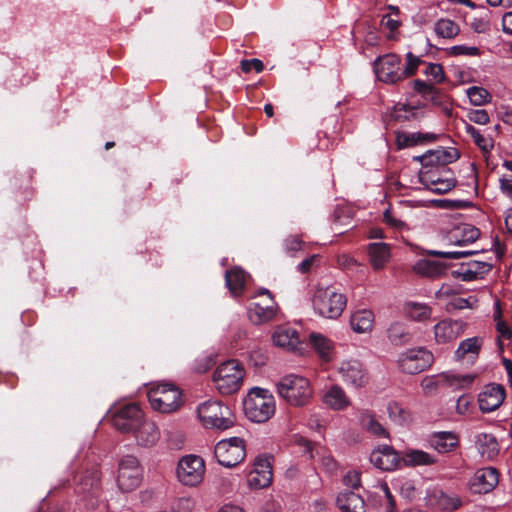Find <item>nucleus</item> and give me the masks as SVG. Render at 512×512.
Instances as JSON below:
<instances>
[{"label":"nucleus","instance_id":"obj_58","mask_svg":"<svg viewBox=\"0 0 512 512\" xmlns=\"http://www.w3.org/2000/svg\"><path fill=\"white\" fill-rule=\"evenodd\" d=\"M285 245L289 251H298L302 249L303 241L297 236H289L285 240Z\"/></svg>","mask_w":512,"mask_h":512},{"label":"nucleus","instance_id":"obj_13","mask_svg":"<svg viewBox=\"0 0 512 512\" xmlns=\"http://www.w3.org/2000/svg\"><path fill=\"white\" fill-rule=\"evenodd\" d=\"M499 482V473L493 467L478 469L469 482L471 492L486 494L492 491Z\"/></svg>","mask_w":512,"mask_h":512},{"label":"nucleus","instance_id":"obj_49","mask_svg":"<svg viewBox=\"0 0 512 512\" xmlns=\"http://www.w3.org/2000/svg\"><path fill=\"white\" fill-rule=\"evenodd\" d=\"M407 63L405 68L402 70L403 79L413 76L418 66L422 63V60L416 56H414L411 52L406 55Z\"/></svg>","mask_w":512,"mask_h":512},{"label":"nucleus","instance_id":"obj_43","mask_svg":"<svg viewBox=\"0 0 512 512\" xmlns=\"http://www.w3.org/2000/svg\"><path fill=\"white\" fill-rule=\"evenodd\" d=\"M467 95L474 106H482L491 102L492 99L487 89L477 86L468 88Z\"/></svg>","mask_w":512,"mask_h":512},{"label":"nucleus","instance_id":"obj_6","mask_svg":"<svg viewBox=\"0 0 512 512\" xmlns=\"http://www.w3.org/2000/svg\"><path fill=\"white\" fill-rule=\"evenodd\" d=\"M111 413L114 427L125 433H132L145 420L144 412L134 402L113 406Z\"/></svg>","mask_w":512,"mask_h":512},{"label":"nucleus","instance_id":"obj_5","mask_svg":"<svg viewBox=\"0 0 512 512\" xmlns=\"http://www.w3.org/2000/svg\"><path fill=\"white\" fill-rule=\"evenodd\" d=\"M206 473L205 461L201 456L189 454L181 457L176 467L177 480L184 486L200 485Z\"/></svg>","mask_w":512,"mask_h":512},{"label":"nucleus","instance_id":"obj_10","mask_svg":"<svg viewBox=\"0 0 512 512\" xmlns=\"http://www.w3.org/2000/svg\"><path fill=\"white\" fill-rule=\"evenodd\" d=\"M272 479V458L268 455L257 456L247 475L248 486L256 490L264 489L272 483Z\"/></svg>","mask_w":512,"mask_h":512},{"label":"nucleus","instance_id":"obj_27","mask_svg":"<svg viewBox=\"0 0 512 512\" xmlns=\"http://www.w3.org/2000/svg\"><path fill=\"white\" fill-rule=\"evenodd\" d=\"M370 264L374 270L383 269L391 258L390 246L386 243H371L368 245Z\"/></svg>","mask_w":512,"mask_h":512},{"label":"nucleus","instance_id":"obj_18","mask_svg":"<svg viewBox=\"0 0 512 512\" xmlns=\"http://www.w3.org/2000/svg\"><path fill=\"white\" fill-rule=\"evenodd\" d=\"M370 461L375 467L385 471L394 470L400 466L398 453L388 445L374 449L370 455Z\"/></svg>","mask_w":512,"mask_h":512},{"label":"nucleus","instance_id":"obj_63","mask_svg":"<svg viewBox=\"0 0 512 512\" xmlns=\"http://www.w3.org/2000/svg\"><path fill=\"white\" fill-rule=\"evenodd\" d=\"M472 28L477 33H485L489 29V21L483 18L475 19L471 23Z\"/></svg>","mask_w":512,"mask_h":512},{"label":"nucleus","instance_id":"obj_53","mask_svg":"<svg viewBox=\"0 0 512 512\" xmlns=\"http://www.w3.org/2000/svg\"><path fill=\"white\" fill-rule=\"evenodd\" d=\"M398 490L400 494L407 499H413L416 494L414 482L411 480L402 481L398 486Z\"/></svg>","mask_w":512,"mask_h":512},{"label":"nucleus","instance_id":"obj_64","mask_svg":"<svg viewBox=\"0 0 512 512\" xmlns=\"http://www.w3.org/2000/svg\"><path fill=\"white\" fill-rule=\"evenodd\" d=\"M503 31L508 34H512V12L504 14L502 19Z\"/></svg>","mask_w":512,"mask_h":512},{"label":"nucleus","instance_id":"obj_60","mask_svg":"<svg viewBox=\"0 0 512 512\" xmlns=\"http://www.w3.org/2000/svg\"><path fill=\"white\" fill-rule=\"evenodd\" d=\"M318 261V255H312L310 256L309 258L303 260L300 264H299V271L303 274L305 273H308L311 271L312 267L314 266V264Z\"/></svg>","mask_w":512,"mask_h":512},{"label":"nucleus","instance_id":"obj_37","mask_svg":"<svg viewBox=\"0 0 512 512\" xmlns=\"http://www.w3.org/2000/svg\"><path fill=\"white\" fill-rule=\"evenodd\" d=\"M412 84L414 90L421 94L424 99L431 101L435 105L440 104V93L434 85L419 79L414 80Z\"/></svg>","mask_w":512,"mask_h":512},{"label":"nucleus","instance_id":"obj_26","mask_svg":"<svg viewBox=\"0 0 512 512\" xmlns=\"http://www.w3.org/2000/svg\"><path fill=\"white\" fill-rule=\"evenodd\" d=\"M459 443L458 436L450 431L435 432L429 437V445L438 453H449Z\"/></svg>","mask_w":512,"mask_h":512},{"label":"nucleus","instance_id":"obj_2","mask_svg":"<svg viewBox=\"0 0 512 512\" xmlns=\"http://www.w3.org/2000/svg\"><path fill=\"white\" fill-rule=\"evenodd\" d=\"M197 418L205 429L224 431L233 427L236 417L232 410L219 401H205L197 406Z\"/></svg>","mask_w":512,"mask_h":512},{"label":"nucleus","instance_id":"obj_46","mask_svg":"<svg viewBox=\"0 0 512 512\" xmlns=\"http://www.w3.org/2000/svg\"><path fill=\"white\" fill-rule=\"evenodd\" d=\"M478 379L477 374H454V373H444L442 374L435 384L446 381V382H474Z\"/></svg>","mask_w":512,"mask_h":512},{"label":"nucleus","instance_id":"obj_1","mask_svg":"<svg viewBox=\"0 0 512 512\" xmlns=\"http://www.w3.org/2000/svg\"><path fill=\"white\" fill-rule=\"evenodd\" d=\"M243 410L251 422L265 423L275 414V399L268 389L253 386L243 399Z\"/></svg>","mask_w":512,"mask_h":512},{"label":"nucleus","instance_id":"obj_14","mask_svg":"<svg viewBox=\"0 0 512 512\" xmlns=\"http://www.w3.org/2000/svg\"><path fill=\"white\" fill-rule=\"evenodd\" d=\"M244 377V366L236 359L222 363L213 373L214 381H222L225 384H241Z\"/></svg>","mask_w":512,"mask_h":512},{"label":"nucleus","instance_id":"obj_40","mask_svg":"<svg viewBox=\"0 0 512 512\" xmlns=\"http://www.w3.org/2000/svg\"><path fill=\"white\" fill-rule=\"evenodd\" d=\"M434 30L438 36L447 39L456 37L460 32L458 24L450 19L438 20L435 24Z\"/></svg>","mask_w":512,"mask_h":512},{"label":"nucleus","instance_id":"obj_19","mask_svg":"<svg viewBox=\"0 0 512 512\" xmlns=\"http://www.w3.org/2000/svg\"><path fill=\"white\" fill-rule=\"evenodd\" d=\"M505 396L503 386H484V390L478 396L480 410L483 412L494 411L503 403Z\"/></svg>","mask_w":512,"mask_h":512},{"label":"nucleus","instance_id":"obj_55","mask_svg":"<svg viewBox=\"0 0 512 512\" xmlns=\"http://www.w3.org/2000/svg\"><path fill=\"white\" fill-rule=\"evenodd\" d=\"M241 69L245 73H249L252 69L256 72H261L264 69L263 62L259 59L242 60Z\"/></svg>","mask_w":512,"mask_h":512},{"label":"nucleus","instance_id":"obj_17","mask_svg":"<svg viewBox=\"0 0 512 512\" xmlns=\"http://www.w3.org/2000/svg\"><path fill=\"white\" fill-rule=\"evenodd\" d=\"M136 444L142 448H151L160 440L161 433L157 424L145 418V420L132 432Z\"/></svg>","mask_w":512,"mask_h":512},{"label":"nucleus","instance_id":"obj_7","mask_svg":"<svg viewBox=\"0 0 512 512\" xmlns=\"http://www.w3.org/2000/svg\"><path fill=\"white\" fill-rule=\"evenodd\" d=\"M214 454L220 465L228 468L234 467L241 463L246 456L244 440L240 437L220 440L215 446Z\"/></svg>","mask_w":512,"mask_h":512},{"label":"nucleus","instance_id":"obj_39","mask_svg":"<svg viewBox=\"0 0 512 512\" xmlns=\"http://www.w3.org/2000/svg\"><path fill=\"white\" fill-rule=\"evenodd\" d=\"M407 316L416 321H426L430 318L432 309L422 303L410 302L405 305Z\"/></svg>","mask_w":512,"mask_h":512},{"label":"nucleus","instance_id":"obj_33","mask_svg":"<svg viewBox=\"0 0 512 512\" xmlns=\"http://www.w3.org/2000/svg\"><path fill=\"white\" fill-rule=\"evenodd\" d=\"M447 265L440 261L423 259L413 266V271L420 276L437 278L445 273Z\"/></svg>","mask_w":512,"mask_h":512},{"label":"nucleus","instance_id":"obj_54","mask_svg":"<svg viewBox=\"0 0 512 512\" xmlns=\"http://www.w3.org/2000/svg\"><path fill=\"white\" fill-rule=\"evenodd\" d=\"M450 53L454 56H459V55L476 56V55L480 54V50H479V48L474 47V46L469 47V46H465V45H457V46H453L451 48Z\"/></svg>","mask_w":512,"mask_h":512},{"label":"nucleus","instance_id":"obj_16","mask_svg":"<svg viewBox=\"0 0 512 512\" xmlns=\"http://www.w3.org/2000/svg\"><path fill=\"white\" fill-rule=\"evenodd\" d=\"M272 339L276 346L289 352H301L302 350L299 332L292 327L278 326L273 333Z\"/></svg>","mask_w":512,"mask_h":512},{"label":"nucleus","instance_id":"obj_34","mask_svg":"<svg viewBox=\"0 0 512 512\" xmlns=\"http://www.w3.org/2000/svg\"><path fill=\"white\" fill-rule=\"evenodd\" d=\"M350 324L356 333L370 332L374 324V314L371 310L363 309L352 314Z\"/></svg>","mask_w":512,"mask_h":512},{"label":"nucleus","instance_id":"obj_62","mask_svg":"<svg viewBox=\"0 0 512 512\" xmlns=\"http://www.w3.org/2000/svg\"><path fill=\"white\" fill-rule=\"evenodd\" d=\"M471 406V401L466 396H460L457 400L456 410L459 414H466Z\"/></svg>","mask_w":512,"mask_h":512},{"label":"nucleus","instance_id":"obj_56","mask_svg":"<svg viewBox=\"0 0 512 512\" xmlns=\"http://www.w3.org/2000/svg\"><path fill=\"white\" fill-rule=\"evenodd\" d=\"M343 482L347 487L358 488L360 486V473L355 470L347 472Z\"/></svg>","mask_w":512,"mask_h":512},{"label":"nucleus","instance_id":"obj_20","mask_svg":"<svg viewBox=\"0 0 512 512\" xmlns=\"http://www.w3.org/2000/svg\"><path fill=\"white\" fill-rule=\"evenodd\" d=\"M460 157V153L457 149L452 148L449 150L446 149H436V150H429L427 153L416 157L415 159L418 160L422 166H434V165H441L445 166L449 163H452L456 161Z\"/></svg>","mask_w":512,"mask_h":512},{"label":"nucleus","instance_id":"obj_41","mask_svg":"<svg viewBox=\"0 0 512 512\" xmlns=\"http://www.w3.org/2000/svg\"><path fill=\"white\" fill-rule=\"evenodd\" d=\"M100 485V474L97 470L88 471L80 479L79 486L83 493H94Z\"/></svg>","mask_w":512,"mask_h":512},{"label":"nucleus","instance_id":"obj_24","mask_svg":"<svg viewBox=\"0 0 512 512\" xmlns=\"http://www.w3.org/2000/svg\"><path fill=\"white\" fill-rule=\"evenodd\" d=\"M475 447L480 456L485 460H493L500 451L496 437L489 433H478L475 436Z\"/></svg>","mask_w":512,"mask_h":512},{"label":"nucleus","instance_id":"obj_51","mask_svg":"<svg viewBox=\"0 0 512 512\" xmlns=\"http://www.w3.org/2000/svg\"><path fill=\"white\" fill-rule=\"evenodd\" d=\"M425 74L427 76H431L436 83L443 82L445 78L443 67L440 64H428L425 70Z\"/></svg>","mask_w":512,"mask_h":512},{"label":"nucleus","instance_id":"obj_38","mask_svg":"<svg viewBox=\"0 0 512 512\" xmlns=\"http://www.w3.org/2000/svg\"><path fill=\"white\" fill-rule=\"evenodd\" d=\"M388 338L394 345H404L411 341L408 329L400 323H392L387 330Z\"/></svg>","mask_w":512,"mask_h":512},{"label":"nucleus","instance_id":"obj_30","mask_svg":"<svg viewBox=\"0 0 512 512\" xmlns=\"http://www.w3.org/2000/svg\"><path fill=\"white\" fill-rule=\"evenodd\" d=\"M339 374L341 380L348 384H357L369 380L367 374L363 371L362 365L356 361L344 363L339 370Z\"/></svg>","mask_w":512,"mask_h":512},{"label":"nucleus","instance_id":"obj_8","mask_svg":"<svg viewBox=\"0 0 512 512\" xmlns=\"http://www.w3.org/2000/svg\"><path fill=\"white\" fill-rule=\"evenodd\" d=\"M278 305L268 290L262 289L254 296L253 306L249 309L250 320L257 325L275 319Z\"/></svg>","mask_w":512,"mask_h":512},{"label":"nucleus","instance_id":"obj_57","mask_svg":"<svg viewBox=\"0 0 512 512\" xmlns=\"http://www.w3.org/2000/svg\"><path fill=\"white\" fill-rule=\"evenodd\" d=\"M337 263L339 266L343 268H351L353 266H357L358 262L356 259L351 257L348 254H341L337 256Z\"/></svg>","mask_w":512,"mask_h":512},{"label":"nucleus","instance_id":"obj_29","mask_svg":"<svg viewBox=\"0 0 512 512\" xmlns=\"http://www.w3.org/2000/svg\"><path fill=\"white\" fill-rule=\"evenodd\" d=\"M322 397L324 403L334 410H342L350 404L349 397L341 386H328Z\"/></svg>","mask_w":512,"mask_h":512},{"label":"nucleus","instance_id":"obj_31","mask_svg":"<svg viewBox=\"0 0 512 512\" xmlns=\"http://www.w3.org/2000/svg\"><path fill=\"white\" fill-rule=\"evenodd\" d=\"M438 139V135L435 133H400L397 135V145L399 148L411 147L416 145H422L425 143H431Z\"/></svg>","mask_w":512,"mask_h":512},{"label":"nucleus","instance_id":"obj_36","mask_svg":"<svg viewBox=\"0 0 512 512\" xmlns=\"http://www.w3.org/2000/svg\"><path fill=\"white\" fill-rule=\"evenodd\" d=\"M226 284L234 296H239L245 286L246 274L240 268L228 270L225 275Z\"/></svg>","mask_w":512,"mask_h":512},{"label":"nucleus","instance_id":"obj_45","mask_svg":"<svg viewBox=\"0 0 512 512\" xmlns=\"http://www.w3.org/2000/svg\"><path fill=\"white\" fill-rule=\"evenodd\" d=\"M466 132L468 134H470L472 136V138L474 139V142L476 143V145L482 149L483 151H489L492 147H493V144L491 142L490 139H487L485 138L474 126H472L471 124H467L466 127Z\"/></svg>","mask_w":512,"mask_h":512},{"label":"nucleus","instance_id":"obj_61","mask_svg":"<svg viewBox=\"0 0 512 512\" xmlns=\"http://www.w3.org/2000/svg\"><path fill=\"white\" fill-rule=\"evenodd\" d=\"M380 489L384 493V496H385V498L387 499V502H388L387 512H394V510H395V501H394V498H393V496H392V494L390 492V489H389L388 485L386 483H382L380 485Z\"/></svg>","mask_w":512,"mask_h":512},{"label":"nucleus","instance_id":"obj_4","mask_svg":"<svg viewBox=\"0 0 512 512\" xmlns=\"http://www.w3.org/2000/svg\"><path fill=\"white\" fill-rule=\"evenodd\" d=\"M147 398L154 411L164 414L176 412L185 403L179 386H152L147 392Z\"/></svg>","mask_w":512,"mask_h":512},{"label":"nucleus","instance_id":"obj_44","mask_svg":"<svg viewBox=\"0 0 512 512\" xmlns=\"http://www.w3.org/2000/svg\"><path fill=\"white\" fill-rule=\"evenodd\" d=\"M310 343L321 358L328 360L331 343L327 338L322 335L312 333L310 335Z\"/></svg>","mask_w":512,"mask_h":512},{"label":"nucleus","instance_id":"obj_9","mask_svg":"<svg viewBox=\"0 0 512 512\" xmlns=\"http://www.w3.org/2000/svg\"><path fill=\"white\" fill-rule=\"evenodd\" d=\"M142 480V470L139 461L134 456L124 457L118 468L117 484L123 492L136 489Z\"/></svg>","mask_w":512,"mask_h":512},{"label":"nucleus","instance_id":"obj_42","mask_svg":"<svg viewBox=\"0 0 512 512\" xmlns=\"http://www.w3.org/2000/svg\"><path fill=\"white\" fill-rule=\"evenodd\" d=\"M360 423L364 429L377 437H387L388 433L385 428L375 420L369 413H363L360 418Z\"/></svg>","mask_w":512,"mask_h":512},{"label":"nucleus","instance_id":"obj_22","mask_svg":"<svg viewBox=\"0 0 512 512\" xmlns=\"http://www.w3.org/2000/svg\"><path fill=\"white\" fill-rule=\"evenodd\" d=\"M481 235L480 230L471 224H460L448 232L447 239L452 245L465 246L475 242Z\"/></svg>","mask_w":512,"mask_h":512},{"label":"nucleus","instance_id":"obj_35","mask_svg":"<svg viewBox=\"0 0 512 512\" xmlns=\"http://www.w3.org/2000/svg\"><path fill=\"white\" fill-rule=\"evenodd\" d=\"M482 341L478 337L468 338L463 340L458 349L456 350V358L458 360L468 358L471 361H474L481 350Z\"/></svg>","mask_w":512,"mask_h":512},{"label":"nucleus","instance_id":"obj_23","mask_svg":"<svg viewBox=\"0 0 512 512\" xmlns=\"http://www.w3.org/2000/svg\"><path fill=\"white\" fill-rule=\"evenodd\" d=\"M278 394L287 403L300 406L309 401L312 389L311 386H278Z\"/></svg>","mask_w":512,"mask_h":512},{"label":"nucleus","instance_id":"obj_15","mask_svg":"<svg viewBox=\"0 0 512 512\" xmlns=\"http://www.w3.org/2000/svg\"><path fill=\"white\" fill-rule=\"evenodd\" d=\"M466 323L462 320L443 319L434 327V335L437 343H448L456 340L463 334Z\"/></svg>","mask_w":512,"mask_h":512},{"label":"nucleus","instance_id":"obj_3","mask_svg":"<svg viewBox=\"0 0 512 512\" xmlns=\"http://www.w3.org/2000/svg\"><path fill=\"white\" fill-rule=\"evenodd\" d=\"M347 303L344 294L331 287L317 286L312 298L314 310L327 319H337L343 313Z\"/></svg>","mask_w":512,"mask_h":512},{"label":"nucleus","instance_id":"obj_11","mask_svg":"<svg viewBox=\"0 0 512 512\" xmlns=\"http://www.w3.org/2000/svg\"><path fill=\"white\" fill-rule=\"evenodd\" d=\"M377 78L387 84H395L403 80L401 59L396 54H386L374 63Z\"/></svg>","mask_w":512,"mask_h":512},{"label":"nucleus","instance_id":"obj_21","mask_svg":"<svg viewBox=\"0 0 512 512\" xmlns=\"http://www.w3.org/2000/svg\"><path fill=\"white\" fill-rule=\"evenodd\" d=\"M427 503L441 511H453L461 506V500L457 495L447 494L440 489H433L427 494Z\"/></svg>","mask_w":512,"mask_h":512},{"label":"nucleus","instance_id":"obj_32","mask_svg":"<svg viewBox=\"0 0 512 512\" xmlns=\"http://www.w3.org/2000/svg\"><path fill=\"white\" fill-rule=\"evenodd\" d=\"M336 502L342 512H365L364 500L354 492L340 493Z\"/></svg>","mask_w":512,"mask_h":512},{"label":"nucleus","instance_id":"obj_48","mask_svg":"<svg viewBox=\"0 0 512 512\" xmlns=\"http://www.w3.org/2000/svg\"><path fill=\"white\" fill-rule=\"evenodd\" d=\"M476 253H477V251L466 250V249H463L461 251H447V252H443V251H430V254L432 256L446 258V259H460L462 257H467V256H470V255H474Z\"/></svg>","mask_w":512,"mask_h":512},{"label":"nucleus","instance_id":"obj_28","mask_svg":"<svg viewBox=\"0 0 512 512\" xmlns=\"http://www.w3.org/2000/svg\"><path fill=\"white\" fill-rule=\"evenodd\" d=\"M434 463H436V458L433 455L418 449H407L400 458V465L403 464L407 467L429 466Z\"/></svg>","mask_w":512,"mask_h":512},{"label":"nucleus","instance_id":"obj_59","mask_svg":"<svg viewBox=\"0 0 512 512\" xmlns=\"http://www.w3.org/2000/svg\"><path fill=\"white\" fill-rule=\"evenodd\" d=\"M382 26L389 29L391 32L397 30L400 26V21L394 19L391 14L384 15L381 20Z\"/></svg>","mask_w":512,"mask_h":512},{"label":"nucleus","instance_id":"obj_12","mask_svg":"<svg viewBox=\"0 0 512 512\" xmlns=\"http://www.w3.org/2000/svg\"><path fill=\"white\" fill-rule=\"evenodd\" d=\"M433 355L430 351L419 348L408 350L399 359V367L406 374H417L431 366Z\"/></svg>","mask_w":512,"mask_h":512},{"label":"nucleus","instance_id":"obj_47","mask_svg":"<svg viewBox=\"0 0 512 512\" xmlns=\"http://www.w3.org/2000/svg\"><path fill=\"white\" fill-rule=\"evenodd\" d=\"M501 317H502V312H501V309H500V305L497 302V304H496V311H495V314H494V319L496 321V330L500 334L501 337L506 338V339H510L511 336H512V331L508 327V325L504 321H502Z\"/></svg>","mask_w":512,"mask_h":512},{"label":"nucleus","instance_id":"obj_52","mask_svg":"<svg viewBox=\"0 0 512 512\" xmlns=\"http://www.w3.org/2000/svg\"><path fill=\"white\" fill-rule=\"evenodd\" d=\"M468 119L476 124L485 125L490 121L489 115L486 110H470Z\"/></svg>","mask_w":512,"mask_h":512},{"label":"nucleus","instance_id":"obj_25","mask_svg":"<svg viewBox=\"0 0 512 512\" xmlns=\"http://www.w3.org/2000/svg\"><path fill=\"white\" fill-rule=\"evenodd\" d=\"M420 182L430 191L444 194L451 191L457 184L455 178L436 177L435 174L425 172L420 174Z\"/></svg>","mask_w":512,"mask_h":512},{"label":"nucleus","instance_id":"obj_50","mask_svg":"<svg viewBox=\"0 0 512 512\" xmlns=\"http://www.w3.org/2000/svg\"><path fill=\"white\" fill-rule=\"evenodd\" d=\"M383 218L386 224L395 229H408L407 224L403 220L398 218L392 209H387L383 214Z\"/></svg>","mask_w":512,"mask_h":512}]
</instances>
